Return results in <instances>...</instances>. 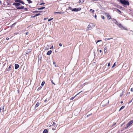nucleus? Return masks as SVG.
Instances as JSON below:
<instances>
[{
	"label": "nucleus",
	"mask_w": 133,
	"mask_h": 133,
	"mask_svg": "<svg viewBox=\"0 0 133 133\" xmlns=\"http://www.w3.org/2000/svg\"><path fill=\"white\" fill-rule=\"evenodd\" d=\"M53 19V18H50V19H48V22H49V21H51Z\"/></svg>",
	"instance_id": "nucleus-29"
},
{
	"label": "nucleus",
	"mask_w": 133,
	"mask_h": 133,
	"mask_svg": "<svg viewBox=\"0 0 133 133\" xmlns=\"http://www.w3.org/2000/svg\"><path fill=\"white\" fill-rule=\"evenodd\" d=\"M83 2V1L82 2H81V1L80 0H79V3H82Z\"/></svg>",
	"instance_id": "nucleus-39"
},
{
	"label": "nucleus",
	"mask_w": 133,
	"mask_h": 133,
	"mask_svg": "<svg viewBox=\"0 0 133 133\" xmlns=\"http://www.w3.org/2000/svg\"><path fill=\"white\" fill-rule=\"evenodd\" d=\"M53 48V46H52L50 48V49H51V48Z\"/></svg>",
	"instance_id": "nucleus-52"
},
{
	"label": "nucleus",
	"mask_w": 133,
	"mask_h": 133,
	"mask_svg": "<svg viewBox=\"0 0 133 133\" xmlns=\"http://www.w3.org/2000/svg\"><path fill=\"white\" fill-rule=\"evenodd\" d=\"M119 1L121 4L123 5L124 7H126L127 5H129V3L128 1L127 0L123 1L119 0Z\"/></svg>",
	"instance_id": "nucleus-1"
},
{
	"label": "nucleus",
	"mask_w": 133,
	"mask_h": 133,
	"mask_svg": "<svg viewBox=\"0 0 133 133\" xmlns=\"http://www.w3.org/2000/svg\"><path fill=\"white\" fill-rule=\"evenodd\" d=\"M8 0H7L6 1H8Z\"/></svg>",
	"instance_id": "nucleus-62"
},
{
	"label": "nucleus",
	"mask_w": 133,
	"mask_h": 133,
	"mask_svg": "<svg viewBox=\"0 0 133 133\" xmlns=\"http://www.w3.org/2000/svg\"><path fill=\"white\" fill-rule=\"evenodd\" d=\"M99 51L100 53H101L102 52V50H99Z\"/></svg>",
	"instance_id": "nucleus-51"
},
{
	"label": "nucleus",
	"mask_w": 133,
	"mask_h": 133,
	"mask_svg": "<svg viewBox=\"0 0 133 133\" xmlns=\"http://www.w3.org/2000/svg\"><path fill=\"white\" fill-rule=\"evenodd\" d=\"M48 18H45L44 19V20H45L46 19H47Z\"/></svg>",
	"instance_id": "nucleus-44"
},
{
	"label": "nucleus",
	"mask_w": 133,
	"mask_h": 133,
	"mask_svg": "<svg viewBox=\"0 0 133 133\" xmlns=\"http://www.w3.org/2000/svg\"><path fill=\"white\" fill-rule=\"evenodd\" d=\"M40 15H41V14L40 13L37 14H36V16H37Z\"/></svg>",
	"instance_id": "nucleus-33"
},
{
	"label": "nucleus",
	"mask_w": 133,
	"mask_h": 133,
	"mask_svg": "<svg viewBox=\"0 0 133 133\" xmlns=\"http://www.w3.org/2000/svg\"><path fill=\"white\" fill-rule=\"evenodd\" d=\"M133 123V120H131L127 124L125 128V129H127L128 127L130 126L131 124Z\"/></svg>",
	"instance_id": "nucleus-3"
},
{
	"label": "nucleus",
	"mask_w": 133,
	"mask_h": 133,
	"mask_svg": "<svg viewBox=\"0 0 133 133\" xmlns=\"http://www.w3.org/2000/svg\"><path fill=\"white\" fill-rule=\"evenodd\" d=\"M57 124H56V123L53 122V124L52 125H50V127L52 126V127H52V129L53 130H55L56 129V128L57 127Z\"/></svg>",
	"instance_id": "nucleus-2"
},
{
	"label": "nucleus",
	"mask_w": 133,
	"mask_h": 133,
	"mask_svg": "<svg viewBox=\"0 0 133 133\" xmlns=\"http://www.w3.org/2000/svg\"><path fill=\"white\" fill-rule=\"evenodd\" d=\"M87 28L89 30H91L92 29V28L91 27V26L90 24L88 25Z\"/></svg>",
	"instance_id": "nucleus-17"
},
{
	"label": "nucleus",
	"mask_w": 133,
	"mask_h": 133,
	"mask_svg": "<svg viewBox=\"0 0 133 133\" xmlns=\"http://www.w3.org/2000/svg\"><path fill=\"white\" fill-rule=\"evenodd\" d=\"M75 96L72 97L70 99V100H72L75 98Z\"/></svg>",
	"instance_id": "nucleus-28"
},
{
	"label": "nucleus",
	"mask_w": 133,
	"mask_h": 133,
	"mask_svg": "<svg viewBox=\"0 0 133 133\" xmlns=\"http://www.w3.org/2000/svg\"><path fill=\"white\" fill-rule=\"evenodd\" d=\"M26 8H25V10H26Z\"/></svg>",
	"instance_id": "nucleus-61"
},
{
	"label": "nucleus",
	"mask_w": 133,
	"mask_h": 133,
	"mask_svg": "<svg viewBox=\"0 0 133 133\" xmlns=\"http://www.w3.org/2000/svg\"><path fill=\"white\" fill-rule=\"evenodd\" d=\"M123 93H122V94H121V95H120V97H121V96H122V95H123Z\"/></svg>",
	"instance_id": "nucleus-49"
},
{
	"label": "nucleus",
	"mask_w": 133,
	"mask_h": 133,
	"mask_svg": "<svg viewBox=\"0 0 133 133\" xmlns=\"http://www.w3.org/2000/svg\"><path fill=\"white\" fill-rule=\"evenodd\" d=\"M72 11H77V8H75L73 9H72Z\"/></svg>",
	"instance_id": "nucleus-20"
},
{
	"label": "nucleus",
	"mask_w": 133,
	"mask_h": 133,
	"mask_svg": "<svg viewBox=\"0 0 133 133\" xmlns=\"http://www.w3.org/2000/svg\"><path fill=\"white\" fill-rule=\"evenodd\" d=\"M8 5H10V4H9V3L8 4Z\"/></svg>",
	"instance_id": "nucleus-60"
},
{
	"label": "nucleus",
	"mask_w": 133,
	"mask_h": 133,
	"mask_svg": "<svg viewBox=\"0 0 133 133\" xmlns=\"http://www.w3.org/2000/svg\"><path fill=\"white\" fill-rule=\"evenodd\" d=\"M51 82L52 84H54V85L55 84V83H54L53 82V81L52 80H51Z\"/></svg>",
	"instance_id": "nucleus-34"
},
{
	"label": "nucleus",
	"mask_w": 133,
	"mask_h": 133,
	"mask_svg": "<svg viewBox=\"0 0 133 133\" xmlns=\"http://www.w3.org/2000/svg\"><path fill=\"white\" fill-rule=\"evenodd\" d=\"M110 63H109L108 65V67L110 65Z\"/></svg>",
	"instance_id": "nucleus-40"
},
{
	"label": "nucleus",
	"mask_w": 133,
	"mask_h": 133,
	"mask_svg": "<svg viewBox=\"0 0 133 133\" xmlns=\"http://www.w3.org/2000/svg\"><path fill=\"white\" fill-rule=\"evenodd\" d=\"M24 6H21V9H23L24 8Z\"/></svg>",
	"instance_id": "nucleus-41"
},
{
	"label": "nucleus",
	"mask_w": 133,
	"mask_h": 133,
	"mask_svg": "<svg viewBox=\"0 0 133 133\" xmlns=\"http://www.w3.org/2000/svg\"><path fill=\"white\" fill-rule=\"evenodd\" d=\"M125 107V106H122V107H121V108H120L119 110V111H120L121 110L123 109H124Z\"/></svg>",
	"instance_id": "nucleus-15"
},
{
	"label": "nucleus",
	"mask_w": 133,
	"mask_h": 133,
	"mask_svg": "<svg viewBox=\"0 0 133 133\" xmlns=\"http://www.w3.org/2000/svg\"><path fill=\"white\" fill-rule=\"evenodd\" d=\"M95 18L96 19V17H97V16H96V14H95Z\"/></svg>",
	"instance_id": "nucleus-48"
},
{
	"label": "nucleus",
	"mask_w": 133,
	"mask_h": 133,
	"mask_svg": "<svg viewBox=\"0 0 133 133\" xmlns=\"http://www.w3.org/2000/svg\"><path fill=\"white\" fill-rule=\"evenodd\" d=\"M132 101H133V98L131 99V101L129 102V103H131Z\"/></svg>",
	"instance_id": "nucleus-35"
},
{
	"label": "nucleus",
	"mask_w": 133,
	"mask_h": 133,
	"mask_svg": "<svg viewBox=\"0 0 133 133\" xmlns=\"http://www.w3.org/2000/svg\"><path fill=\"white\" fill-rule=\"evenodd\" d=\"M59 45L60 46H62V44L61 43H60L59 44Z\"/></svg>",
	"instance_id": "nucleus-42"
},
{
	"label": "nucleus",
	"mask_w": 133,
	"mask_h": 133,
	"mask_svg": "<svg viewBox=\"0 0 133 133\" xmlns=\"http://www.w3.org/2000/svg\"><path fill=\"white\" fill-rule=\"evenodd\" d=\"M113 39V38H105L104 39V40L105 41H107L108 40H110V39Z\"/></svg>",
	"instance_id": "nucleus-14"
},
{
	"label": "nucleus",
	"mask_w": 133,
	"mask_h": 133,
	"mask_svg": "<svg viewBox=\"0 0 133 133\" xmlns=\"http://www.w3.org/2000/svg\"><path fill=\"white\" fill-rule=\"evenodd\" d=\"M36 16H36V15H35V16H33V17H36Z\"/></svg>",
	"instance_id": "nucleus-56"
},
{
	"label": "nucleus",
	"mask_w": 133,
	"mask_h": 133,
	"mask_svg": "<svg viewBox=\"0 0 133 133\" xmlns=\"http://www.w3.org/2000/svg\"><path fill=\"white\" fill-rule=\"evenodd\" d=\"M1 1H0V4H1Z\"/></svg>",
	"instance_id": "nucleus-59"
},
{
	"label": "nucleus",
	"mask_w": 133,
	"mask_h": 133,
	"mask_svg": "<svg viewBox=\"0 0 133 133\" xmlns=\"http://www.w3.org/2000/svg\"><path fill=\"white\" fill-rule=\"evenodd\" d=\"M11 66H12V65H10L9 66V67H8V68L7 69V71H9L10 69H11Z\"/></svg>",
	"instance_id": "nucleus-12"
},
{
	"label": "nucleus",
	"mask_w": 133,
	"mask_h": 133,
	"mask_svg": "<svg viewBox=\"0 0 133 133\" xmlns=\"http://www.w3.org/2000/svg\"><path fill=\"white\" fill-rule=\"evenodd\" d=\"M105 14V15L107 16V18L109 20L110 19H111V17L109 14L108 13H106Z\"/></svg>",
	"instance_id": "nucleus-8"
},
{
	"label": "nucleus",
	"mask_w": 133,
	"mask_h": 133,
	"mask_svg": "<svg viewBox=\"0 0 133 133\" xmlns=\"http://www.w3.org/2000/svg\"><path fill=\"white\" fill-rule=\"evenodd\" d=\"M12 5H13L15 6L16 7H18V6L21 5V4L19 3H17L16 2V3H13L12 4Z\"/></svg>",
	"instance_id": "nucleus-4"
},
{
	"label": "nucleus",
	"mask_w": 133,
	"mask_h": 133,
	"mask_svg": "<svg viewBox=\"0 0 133 133\" xmlns=\"http://www.w3.org/2000/svg\"><path fill=\"white\" fill-rule=\"evenodd\" d=\"M42 12V11H34V12L35 13H37L38 12Z\"/></svg>",
	"instance_id": "nucleus-21"
},
{
	"label": "nucleus",
	"mask_w": 133,
	"mask_h": 133,
	"mask_svg": "<svg viewBox=\"0 0 133 133\" xmlns=\"http://www.w3.org/2000/svg\"><path fill=\"white\" fill-rule=\"evenodd\" d=\"M92 115V114H89L87 115V117H88L89 116H90L91 115Z\"/></svg>",
	"instance_id": "nucleus-32"
},
{
	"label": "nucleus",
	"mask_w": 133,
	"mask_h": 133,
	"mask_svg": "<svg viewBox=\"0 0 133 133\" xmlns=\"http://www.w3.org/2000/svg\"><path fill=\"white\" fill-rule=\"evenodd\" d=\"M69 9L70 10H71L72 11V8H71V7H69Z\"/></svg>",
	"instance_id": "nucleus-31"
},
{
	"label": "nucleus",
	"mask_w": 133,
	"mask_h": 133,
	"mask_svg": "<svg viewBox=\"0 0 133 133\" xmlns=\"http://www.w3.org/2000/svg\"><path fill=\"white\" fill-rule=\"evenodd\" d=\"M116 65V62H115V63H114L113 65L112 66V68H113Z\"/></svg>",
	"instance_id": "nucleus-23"
},
{
	"label": "nucleus",
	"mask_w": 133,
	"mask_h": 133,
	"mask_svg": "<svg viewBox=\"0 0 133 133\" xmlns=\"http://www.w3.org/2000/svg\"><path fill=\"white\" fill-rule=\"evenodd\" d=\"M105 102H106L107 103L106 104H105V105H107L108 104V103H109V101L108 100H104L102 102V103L103 104H104Z\"/></svg>",
	"instance_id": "nucleus-7"
},
{
	"label": "nucleus",
	"mask_w": 133,
	"mask_h": 133,
	"mask_svg": "<svg viewBox=\"0 0 133 133\" xmlns=\"http://www.w3.org/2000/svg\"><path fill=\"white\" fill-rule=\"evenodd\" d=\"M107 51V49L105 47L104 48V52L106 53Z\"/></svg>",
	"instance_id": "nucleus-22"
},
{
	"label": "nucleus",
	"mask_w": 133,
	"mask_h": 133,
	"mask_svg": "<svg viewBox=\"0 0 133 133\" xmlns=\"http://www.w3.org/2000/svg\"><path fill=\"white\" fill-rule=\"evenodd\" d=\"M76 112V111H74V112H73V114H74L75 115V113Z\"/></svg>",
	"instance_id": "nucleus-45"
},
{
	"label": "nucleus",
	"mask_w": 133,
	"mask_h": 133,
	"mask_svg": "<svg viewBox=\"0 0 133 133\" xmlns=\"http://www.w3.org/2000/svg\"><path fill=\"white\" fill-rule=\"evenodd\" d=\"M123 101H121V104H122L123 103Z\"/></svg>",
	"instance_id": "nucleus-55"
},
{
	"label": "nucleus",
	"mask_w": 133,
	"mask_h": 133,
	"mask_svg": "<svg viewBox=\"0 0 133 133\" xmlns=\"http://www.w3.org/2000/svg\"><path fill=\"white\" fill-rule=\"evenodd\" d=\"M55 13L61 14V12H55Z\"/></svg>",
	"instance_id": "nucleus-27"
},
{
	"label": "nucleus",
	"mask_w": 133,
	"mask_h": 133,
	"mask_svg": "<svg viewBox=\"0 0 133 133\" xmlns=\"http://www.w3.org/2000/svg\"><path fill=\"white\" fill-rule=\"evenodd\" d=\"M45 8V7H42L41 8H38V9L39 10H42L43 9H44V8Z\"/></svg>",
	"instance_id": "nucleus-19"
},
{
	"label": "nucleus",
	"mask_w": 133,
	"mask_h": 133,
	"mask_svg": "<svg viewBox=\"0 0 133 133\" xmlns=\"http://www.w3.org/2000/svg\"><path fill=\"white\" fill-rule=\"evenodd\" d=\"M103 19H104V16H102L101 17Z\"/></svg>",
	"instance_id": "nucleus-36"
},
{
	"label": "nucleus",
	"mask_w": 133,
	"mask_h": 133,
	"mask_svg": "<svg viewBox=\"0 0 133 133\" xmlns=\"http://www.w3.org/2000/svg\"><path fill=\"white\" fill-rule=\"evenodd\" d=\"M45 83V81H43L42 82V83H41V86H43L44 85V84Z\"/></svg>",
	"instance_id": "nucleus-18"
},
{
	"label": "nucleus",
	"mask_w": 133,
	"mask_h": 133,
	"mask_svg": "<svg viewBox=\"0 0 133 133\" xmlns=\"http://www.w3.org/2000/svg\"><path fill=\"white\" fill-rule=\"evenodd\" d=\"M116 124V123L112 125V126H114Z\"/></svg>",
	"instance_id": "nucleus-53"
},
{
	"label": "nucleus",
	"mask_w": 133,
	"mask_h": 133,
	"mask_svg": "<svg viewBox=\"0 0 133 133\" xmlns=\"http://www.w3.org/2000/svg\"><path fill=\"white\" fill-rule=\"evenodd\" d=\"M131 91L132 92L133 91V88H132L131 89Z\"/></svg>",
	"instance_id": "nucleus-43"
},
{
	"label": "nucleus",
	"mask_w": 133,
	"mask_h": 133,
	"mask_svg": "<svg viewBox=\"0 0 133 133\" xmlns=\"http://www.w3.org/2000/svg\"><path fill=\"white\" fill-rule=\"evenodd\" d=\"M45 4V3H41L40 5H43V4Z\"/></svg>",
	"instance_id": "nucleus-38"
},
{
	"label": "nucleus",
	"mask_w": 133,
	"mask_h": 133,
	"mask_svg": "<svg viewBox=\"0 0 133 133\" xmlns=\"http://www.w3.org/2000/svg\"><path fill=\"white\" fill-rule=\"evenodd\" d=\"M115 9L116 10H117V11H118L119 12H120V13L121 12V11L120 10H119V9Z\"/></svg>",
	"instance_id": "nucleus-26"
},
{
	"label": "nucleus",
	"mask_w": 133,
	"mask_h": 133,
	"mask_svg": "<svg viewBox=\"0 0 133 133\" xmlns=\"http://www.w3.org/2000/svg\"><path fill=\"white\" fill-rule=\"evenodd\" d=\"M101 41V40H98L97 42H96V43H97L98 42H100V41Z\"/></svg>",
	"instance_id": "nucleus-37"
},
{
	"label": "nucleus",
	"mask_w": 133,
	"mask_h": 133,
	"mask_svg": "<svg viewBox=\"0 0 133 133\" xmlns=\"http://www.w3.org/2000/svg\"><path fill=\"white\" fill-rule=\"evenodd\" d=\"M117 25L121 29H125V28L121 24H118Z\"/></svg>",
	"instance_id": "nucleus-9"
},
{
	"label": "nucleus",
	"mask_w": 133,
	"mask_h": 133,
	"mask_svg": "<svg viewBox=\"0 0 133 133\" xmlns=\"http://www.w3.org/2000/svg\"><path fill=\"white\" fill-rule=\"evenodd\" d=\"M80 92H79L78 94H77L76 95H78V94H79Z\"/></svg>",
	"instance_id": "nucleus-58"
},
{
	"label": "nucleus",
	"mask_w": 133,
	"mask_h": 133,
	"mask_svg": "<svg viewBox=\"0 0 133 133\" xmlns=\"http://www.w3.org/2000/svg\"><path fill=\"white\" fill-rule=\"evenodd\" d=\"M4 105H3V106H1L0 108V112H3L4 110Z\"/></svg>",
	"instance_id": "nucleus-6"
},
{
	"label": "nucleus",
	"mask_w": 133,
	"mask_h": 133,
	"mask_svg": "<svg viewBox=\"0 0 133 133\" xmlns=\"http://www.w3.org/2000/svg\"><path fill=\"white\" fill-rule=\"evenodd\" d=\"M48 130L46 129L44 130L43 131V133H48Z\"/></svg>",
	"instance_id": "nucleus-16"
},
{
	"label": "nucleus",
	"mask_w": 133,
	"mask_h": 133,
	"mask_svg": "<svg viewBox=\"0 0 133 133\" xmlns=\"http://www.w3.org/2000/svg\"><path fill=\"white\" fill-rule=\"evenodd\" d=\"M55 67H56L57 66L55 64Z\"/></svg>",
	"instance_id": "nucleus-57"
},
{
	"label": "nucleus",
	"mask_w": 133,
	"mask_h": 133,
	"mask_svg": "<svg viewBox=\"0 0 133 133\" xmlns=\"http://www.w3.org/2000/svg\"><path fill=\"white\" fill-rule=\"evenodd\" d=\"M15 69H17L19 67V65L17 64H15Z\"/></svg>",
	"instance_id": "nucleus-10"
},
{
	"label": "nucleus",
	"mask_w": 133,
	"mask_h": 133,
	"mask_svg": "<svg viewBox=\"0 0 133 133\" xmlns=\"http://www.w3.org/2000/svg\"><path fill=\"white\" fill-rule=\"evenodd\" d=\"M9 39V38L8 37H7L6 38V40H8Z\"/></svg>",
	"instance_id": "nucleus-47"
},
{
	"label": "nucleus",
	"mask_w": 133,
	"mask_h": 133,
	"mask_svg": "<svg viewBox=\"0 0 133 133\" xmlns=\"http://www.w3.org/2000/svg\"><path fill=\"white\" fill-rule=\"evenodd\" d=\"M90 11H92V12H94L95 11L94 10H93L92 9H91L90 10Z\"/></svg>",
	"instance_id": "nucleus-30"
},
{
	"label": "nucleus",
	"mask_w": 133,
	"mask_h": 133,
	"mask_svg": "<svg viewBox=\"0 0 133 133\" xmlns=\"http://www.w3.org/2000/svg\"><path fill=\"white\" fill-rule=\"evenodd\" d=\"M46 101H47V99H45V100H44V102H46Z\"/></svg>",
	"instance_id": "nucleus-54"
},
{
	"label": "nucleus",
	"mask_w": 133,
	"mask_h": 133,
	"mask_svg": "<svg viewBox=\"0 0 133 133\" xmlns=\"http://www.w3.org/2000/svg\"><path fill=\"white\" fill-rule=\"evenodd\" d=\"M55 64H56V63L54 62H53V64L54 65H55Z\"/></svg>",
	"instance_id": "nucleus-46"
},
{
	"label": "nucleus",
	"mask_w": 133,
	"mask_h": 133,
	"mask_svg": "<svg viewBox=\"0 0 133 133\" xmlns=\"http://www.w3.org/2000/svg\"><path fill=\"white\" fill-rule=\"evenodd\" d=\"M16 9H21V7H18L16 8Z\"/></svg>",
	"instance_id": "nucleus-24"
},
{
	"label": "nucleus",
	"mask_w": 133,
	"mask_h": 133,
	"mask_svg": "<svg viewBox=\"0 0 133 133\" xmlns=\"http://www.w3.org/2000/svg\"><path fill=\"white\" fill-rule=\"evenodd\" d=\"M29 34V33L28 32H27L26 33V35H28Z\"/></svg>",
	"instance_id": "nucleus-50"
},
{
	"label": "nucleus",
	"mask_w": 133,
	"mask_h": 133,
	"mask_svg": "<svg viewBox=\"0 0 133 133\" xmlns=\"http://www.w3.org/2000/svg\"><path fill=\"white\" fill-rule=\"evenodd\" d=\"M52 52L51 50H49L47 52L46 54L48 55H49L51 54Z\"/></svg>",
	"instance_id": "nucleus-11"
},
{
	"label": "nucleus",
	"mask_w": 133,
	"mask_h": 133,
	"mask_svg": "<svg viewBox=\"0 0 133 133\" xmlns=\"http://www.w3.org/2000/svg\"><path fill=\"white\" fill-rule=\"evenodd\" d=\"M81 9V8H78L77 9V11L80 10Z\"/></svg>",
	"instance_id": "nucleus-25"
},
{
	"label": "nucleus",
	"mask_w": 133,
	"mask_h": 133,
	"mask_svg": "<svg viewBox=\"0 0 133 133\" xmlns=\"http://www.w3.org/2000/svg\"><path fill=\"white\" fill-rule=\"evenodd\" d=\"M39 105V102H37V103L35 105V108H36L37 107H38V106Z\"/></svg>",
	"instance_id": "nucleus-13"
},
{
	"label": "nucleus",
	"mask_w": 133,
	"mask_h": 133,
	"mask_svg": "<svg viewBox=\"0 0 133 133\" xmlns=\"http://www.w3.org/2000/svg\"><path fill=\"white\" fill-rule=\"evenodd\" d=\"M15 2L21 3L23 4H25L24 2L21 0H15Z\"/></svg>",
	"instance_id": "nucleus-5"
}]
</instances>
